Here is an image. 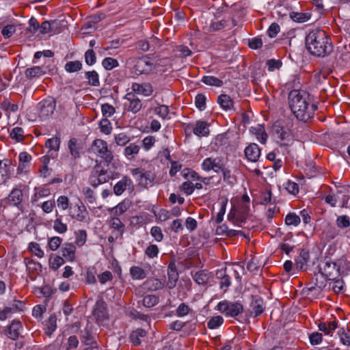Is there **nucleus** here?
<instances>
[{
    "instance_id": "nucleus-41",
    "label": "nucleus",
    "mask_w": 350,
    "mask_h": 350,
    "mask_svg": "<svg viewBox=\"0 0 350 350\" xmlns=\"http://www.w3.org/2000/svg\"><path fill=\"white\" fill-rule=\"evenodd\" d=\"M10 136L18 142H21L24 139V131L21 127H14L10 132Z\"/></svg>"
},
{
    "instance_id": "nucleus-55",
    "label": "nucleus",
    "mask_w": 350,
    "mask_h": 350,
    "mask_svg": "<svg viewBox=\"0 0 350 350\" xmlns=\"http://www.w3.org/2000/svg\"><path fill=\"white\" fill-rule=\"evenodd\" d=\"M85 63L92 66L96 63V54L93 49H88L85 53Z\"/></svg>"
},
{
    "instance_id": "nucleus-61",
    "label": "nucleus",
    "mask_w": 350,
    "mask_h": 350,
    "mask_svg": "<svg viewBox=\"0 0 350 350\" xmlns=\"http://www.w3.org/2000/svg\"><path fill=\"white\" fill-rule=\"evenodd\" d=\"M100 131L106 135H109L112 129L110 122L107 119H103L100 122Z\"/></svg>"
},
{
    "instance_id": "nucleus-40",
    "label": "nucleus",
    "mask_w": 350,
    "mask_h": 350,
    "mask_svg": "<svg viewBox=\"0 0 350 350\" xmlns=\"http://www.w3.org/2000/svg\"><path fill=\"white\" fill-rule=\"evenodd\" d=\"M64 68L68 72H75L82 69V63L80 61H70L66 64Z\"/></svg>"
},
{
    "instance_id": "nucleus-31",
    "label": "nucleus",
    "mask_w": 350,
    "mask_h": 350,
    "mask_svg": "<svg viewBox=\"0 0 350 350\" xmlns=\"http://www.w3.org/2000/svg\"><path fill=\"white\" fill-rule=\"evenodd\" d=\"M88 215V212L85 206H79L75 210L74 213L72 215V218H75L79 221H85Z\"/></svg>"
},
{
    "instance_id": "nucleus-30",
    "label": "nucleus",
    "mask_w": 350,
    "mask_h": 350,
    "mask_svg": "<svg viewBox=\"0 0 350 350\" xmlns=\"http://www.w3.org/2000/svg\"><path fill=\"white\" fill-rule=\"evenodd\" d=\"M311 17V14L308 12H295L290 13V18L296 23H302L308 21Z\"/></svg>"
},
{
    "instance_id": "nucleus-8",
    "label": "nucleus",
    "mask_w": 350,
    "mask_h": 350,
    "mask_svg": "<svg viewBox=\"0 0 350 350\" xmlns=\"http://www.w3.org/2000/svg\"><path fill=\"white\" fill-rule=\"evenodd\" d=\"M319 273L325 280H328L329 278H333L334 276L339 275L340 267L336 262L327 260L324 262L323 267H319Z\"/></svg>"
},
{
    "instance_id": "nucleus-34",
    "label": "nucleus",
    "mask_w": 350,
    "mask_h": 350,
    "mask_svg": "<svg viewBox=\"0 0 350 350\" xmlns=\"http://www.w3.org/2000/svg\"><path fill=\"white\" fill-rule=\"evenodd\" d=\"M193 279L198 284H205L208 282L209 280V276L208 273L205 272V271L201 270L197 271L193 275Z\"/></svg>"
},
{
    "instance_id": "nucleus-1",
    "label": "nucleus",
    "mask_w": 350,
    "mask_h": 350,
    "mask_svg": "<svg viewBox=\"0 0 350 350\" xmlns=\"http://www.w3.org/2000/svg\"><path fill=\"white\" fill-rule=\"evenodd\" d=\"M288 100L293 114L298 120L304 122L312 118L317 109L316 105L310 103L307 94L297 90H293L289 92Z\"/></svg>"
},
{
    "instance_id": "nucleus-14",
    "label": "nucleus",
    "mask_w": 350,
    "mask_h": 350,
    "mask_svg": "<svg viewBox=\"0 0 350 350\" xmlns=\"http://www.w3.org/2000/svg\"><path fill=\"white\" fill-rule=\"evenodd\" d=\"M179 275L174 262H170L167 267V286L169 289H173L178 280Z\"/></svg>"
},
{
    "instance_id": "nucleus-4",
    "label": "nucleus",
    "mask_w": 350,
    "mask_h": 350,
    "mask_svg": "<svg viewBox=\"0 0 350 350\" xmlns=\"http://www.w3.org/2000/svg\"><path fill=\"white\" fill-rule=\"evenodd\" d=\"M217 309L227 317H234L241 314L243 311V305L239 302L221 301L218 303Z\"/></svg>"
},
{
    "instance_id": "nucleus-44",
    "label": "nucleus",
    "mask_w": 350,
    "mask_h": 350,
    "mask_svg": "<svg viewBox=\"0 0 350 350\" xmlns=\"http://www.w3.org/2000/svg\"><path fill=\"white\" fill-rule=\"evenodd\" d=\"M300 217L295 213H288L285 217V223L288 226H297L300 224Z\"/></svg>"
},
{
    "instance_id": "nucleus-9",
    "label": "nucleus",
    "mask_w": 350,
    "mask_h": 350,
    "mask_svg": "<svg viewBox=\"0 0 350 350\" xmlns=\"http://www.w3.org/2000/svg\"><path fill=\"white\" fill-rule=\"evenodd\" d=\"M124 98L127 101V103H124V106L127 108L129 111L137 113L141 110L142 103L134 93H127Z\"/></svg>"
},
{
    "instance_id": "nucleus-28",
    "label": "nucleus",
    "mask_w": 350,
    "mask_h": 350,
    "mask_svg": "<svg viewBox=\"0 0 350 350\" xmlns=\"http://www.w3.org/2000/svg\"><path fill=\"white\" fill-rule=\"evenodd\" d=\"M252 313L257 317L261 314L264 311V301L260 297H256L251 303Z\"/></svg>"
},
{
    "instance_id": "nucleus-37",
    "label": "nucleus",
    "mask_w": 350,
    "mask_h": 350,
    "mask_svg": "<svg viewBox=\"0 0 350 350\" xmlns=\"http://www.w3.org/2000/svg\"><path fill=\"white\" fill-rule=\"evenodd\" d=\"M202 81L207 85L215 87H221L223 85V81L213 76H204L202 77Z\"/></svg>"
},
{
    "instance_id": "nucleus-11",
    "label": "nucleus",
    "mask_w": 350,
    "mask_h": 350,
    "mask_svg": "<svg viewBox=\"0 0 350 350\" xmlns=\"http://www.w3.org/2000/svg\"><path fill=\"white\" fill-rule=\"evenodd\" d=\"M105 171L103 167L99 165H96L92 174L89 178V183L93 187H96L99 185L103 184L107 181L105 177Z\"/></svg>"
},
{
    "instance_id": "nucleus-20",
    "label": "nucleus",
    "mask_w": 350,
    "mask_h": 350,
    "mask_svg": "<svg viewBox=\"0 0 350 350\" xmlns=\"http://www.w3.org/2000/svg\"><path fill=\"white\" fill-rule=\"evenodd\" d=\"M45 74V68L42 66H33L27 68L25 71V77L29 80L39 78Z\"/></svg>"
},
{
    "instance_id": "nucleus-36",
    "label": "nucleus",
    "mask_w": 350,
    "mask_h": 350,
    "mask_svg": "<svg viewBox=\"0 0 350 350\" xmlns=\"http://www.w3.org/2000/svg\"><path fill=\"white\" fill-rule=\"evenodd\" d=\"M221 172L222 173L224 181L229 185H233L236 183V177L232 174L231 171L226 168L224 165L221 168Z\"/></svg>"
},
{
    "instance_id": "nucleus-39",
    "label": "nucleus",
    "mask_w": 350,
    "mask_h": 350,
    "mask_svg": "<svg viewBox=\"0 0 350 350\" xmlns=\"http://www.w3.org/2000/svg\"><path fill=\"white\" fill-rule=\"evenodd\" d=\"M86 79L88 80L90 85L92 86H98L100 85L98 75L94 71H88L85 72Z\"/></svg>"
},
{
    "instance_id": "nucleus-62",
    "label": "nucleus",
    "mask_w": 350,
    "mask_h": 350,
    "mask_svg": "<svg viewBox=\"0 0 350 350\" xmlns=\"http://www.w3.org/2000/svg\"><path fill=\"white\" fill-rule=\"evenodd\" d=\"M101 111H102L103 115L107 118L111 117L112 115L114 114V113L116 111L115 108L112 105H111L108 103L102 105Z\"/></svg>"
},
{
    "instance_id": "nucleus-45",
    "label": "nucleus",
    "mask_w": 350,
    "mask_h": 350,
    "mask_svg": "<svg viewBox=\"0 0 350 350\" xmlns=\"http://www.w3.org/2000/svg\"><path fill=\"white\" fill-rule=\"evenodd\" d=\"M226 26V21L225 20H221L220 21L212 22L209 27L207 28L208 33L214 32L220 29H222Z\"/></svg>"
},
{
    "instance_id": "nucleus-22",
    "label": "nucleus",
    "mask_w": 350,
    "mask_h": 350,
    "mask_svg": "<svg viewBox=\"0 0 350 350\" xmlns=\"http://www.w3.org/2000/svg\"><path fill=\"white\" fill-rule=\"evenodd\" d=\"M76 247L72 243H64L61 248V253L63 257L68 260H73L75 259Z\"/></svg>"
},
{
    "instance_id": "nucleus-24",
    "label": "nucleus",
    "mask_w": 350,
    "mask_h": 350,
    "mask_svg": "<svg viewBox=\"0 0 350 350\" xmlns=\"http://www.w3.org/2000/svg\"><path fill=\"white\" fill-rule=\"evenodd\" d=\"M19 164L18 167V173H22L28 166L31 160V155L27 152H22L18 156Z\"/></svg>"
},
{
    "instance_id": "nucleus-42",
    "label": "nucleus",
    "mask_w": 350,
    "mask_h": 350,
    "mask_svg": "<svg viewBox=\"0 0 350 350\" xmlns=\"http://www.w3.org/2000/svg\"><path fill=\"white\" fill-rule=\"evenodd\" d=\"M336 224L338 228H347L350 226V218L347 215H341L337 217Z\"/></svg>"
},
{
    "instance_id": "nucleus-59",
    "label": "nucleus",
    "mask_w": 350,
    "mask_h": 350,
    "mask_svg": "<svg viewBox=\"0 0 350 350\" xmlns=\"http://www.w3.org/2000/svg\"><path fill=\"white\" fill-rule=\"evenodd\" d=\"M154 112L163 119H165L169 113L167 106L161 105L154 109Z\"/></svg>"
},
{
    "instance_id": "nucleus-53",
    "label": "nucleus",
    "mask_w": 350,
    "mask_h": 350,
    "mask_svg": "<svg viewBox=\"0 0 350 350\" xmlns=\"http://www.w3.org/2000/svg\"><path fill=\"white\" fill-rule=\"evenodd\" d=\"M102 64L106 70H111L118 66V62L113 58L106 57L103 60Z\"/></svg>"
},
{
    "instance_id": "nucleus-49",
    "label": "nucleus",
    "mask_w": 350,
    "mask_h": 350,
    "mask_svg": "<svg viewBox=\"0 0 350 350\" xmlns=\"http://www.w3.org/2000/svg\"><path fill=\"white\" fill-rule=\"evenodd\" d=\"M115 142L118 146H123L130 141V137L125 133H121L114 137Z\"/></svg>"
},
{
    "instance_id": "nucleus-32",
    "label": "nucleus",
    "mask_w": 350,
    "mask_h": 350,
    "mask_svg": "<svg viewBox=\"0 0 350 350\" xmlns=\"http://www.w3.org/2000/svg\"><path fill=\"white\" fill-rule=\"evenodd\" d=\"M68 148L70 153L74 159H79L80 157V146L76 138H71L68 142Z\"/></svg>"
},
{
    "instance_id": "nucleus-46",
    "label": "nucleus",
    "mask_w": 350,
    "mask_h": 350,
    "mask_svg": "<svg viewBox=\"0 0 350 350\" xmlns=\"http://www.w3.org/2000/svg\"><path fill=\"white\" fill-rule=\"evenodd\" d=\"M224 322V319L221 316L212 317L207 323L209 329H213L219 327Z\"/></svg>"
},
{
    "instance_id": "nucleus-7",
    "label": "nucleus",
    "mask_w": 350,
    "mask_h": 350,
    "mask_svg": "<svg viewBox=\"0 0 350 350\" xmlns=\"http://www.w3.org/2000/svg\"><path fill=\"white\" fill-rule=\"evenodd\" d=\"M23 194L20 189L14 188L9 193L8 196L3 199L1 203H5L8 206H14L20 210H23Z\"/></svg>"
},
{
    "instance_id": "nucleus-63",
    "label": "nucleus",
    "mask_w": 350,
    "mask_h": 350,
    "mask_svg": "<svg viewBox=\"0 0 350 350\" xmlns=\"http://www.w3.org/2000/svg\"><path fill=\"white\" fill-rule=\"evenodd\" d=\"M310 342L312 345H317L320 344L323 340V336L321 333L315 332H312L309 336Z\"/></svg>"
},
{
    "instance_id": "nucleus-48",
    "label": "nucleus",
    "mask_w": 350,
    "mask_h": 350,
    "mask_svg": "<svg viewBox=\"0 0 350 350\" xmlns=\"http://www.w3.org/2000/svg\"><path fill=\"white\" fill-rule=\"evenodd\" d=\"M158 297L153 295H149L143 299V305L146 308H151L158 303Z\"/></svg>"
},
{
    "instance_id": "nucleus-3",
    "label": "nucleus",
    "mask_w": 350,
    "mask_h": 350,
    "mask_svg": "<svg viewBox=\"0 0 350 350\" xmlns=\"http://www.w3.org/2000/svg\"><path fill=\"white\" fill-rule=\"evenodd\" d=\"M89 152L100 158L108 165L113 160V152L109 147L108 144L103 139H94L89 149Z\"/></svg>"
},
{
    "instance_id": "nucleus-26",
    "label": "nucleus",
    "mask_w": 350,
    "mask_h": 350,
    "mask_svg": "<svg viewBox=\"0 0 350 350\" xmlns=\"http://www.w3.org/2000/svg\"><path fill=\"white\" fill-rule=\"evenodd\" d=\"M109 226L117 231V236H122L124 232L125 226L118 217H111Z\"/></svg>"
},
{
    "instance_id": "nucleus-38",
    "label": "nucleus",
    "mask_w": 350,
    "mask_h": 350,
    "mask_svg": "<svg viewBox=\"0 0 350 350\" xmlns=\"http://www.w3.org/2000/svg\"><path fill=\"white\" fill-rule=\"evenodd\" d=\"M139 146L135 144H130L124 148V154L128 158H133L139 151Z\"/></svg>"
},
{
    "instance_id": "nucleus-25",
    "label": "nucleus",
    "mask_w": 350,
    "mask_h": 350,
    "mask_svg": "<svg viewBox=\"0 0 350 350\" xmlns=\"http://www.w3.org/2000/svg\"><path fill=\"white\" fill-rule=\"evenodd\" d=\"M60 139L58 137H54L51 139H48L45 142V146L49 148L48 154L53 152L54 154H57V152L59 149Z\"/></svg>"
},
{
    "instance_id": "nucleus-27",
    "label": "nucleus",
    "mask_w": 350,
    "mask_h": 350,
    "mask_svg": "<svg viewBox=\"0 0 350 350\" xmlns=\"http://www.w3.org/2000/svg\"><path fill=\"white\" fill-rule=\"evenodd\" d=\"M57 328V317L51 314L45 323V334L50 336Z\"/></svg>"
},
{
    "instance_id": "nucleus-5",
    "label": "nucleus",
    "mask_w": 350,
    "mask_h": 350,
    "mask_svg": "<svg viewBox=\"0 0 350 350\" xmlns=\"http://www.w3.org/2000/svg\"><path fill=\"white\" fill-rule=\"evenodd\" d=\"M131 174L136 177V181L139 186L147 188L152 185L155 179V174L151 171H146L143 168L137 167L131 170Z\"/></svg>"
},
{
    "instance_id": "nucleus-2",
    "label": "nucleus",
    "mask_w": 350,
    "mask_h": 350,
    "mask_svg": "<svg viewBox=\"0 0 350 350\" xmlns=\"http://www.w3.org/2000/svg\"><path fill=\"white\" fill-rule=\"evenodd\" d=\"M305 41L307 50L317 57H325L333 51L331 39L322 29H316L310 31Z\"/></svg>"
},
{
    "instance_id": "nucleus-6",
    "label": "nucleus",
    "mask_w": 350,
    "mask_h": 350,
    "mask_svg": "<svg viewBox=\"0 0 350 350\" xmlns=\"http://www.w3.org/2000/svg\"><path fill=\"white\" fill-rule=\"evenodd\" d=\"M56 107V102L53 97H48L42 100L38 105L39 116L42 119H48L54 113Z\"/></svg>"
},
{
    "instance_id": "nucleus-43",
    "label": "nucleus",
    "mask_w": 350,
    "mask_h": 350,
    "mask_svg": "<svg viewBox=\"0 0 350 350\" xmlns=\"http://www.w3.org/2000/svg\"><path fill=\"white\" fill-rule=\"evenodd\" d=\"M87 239V233L84 230H79L75 232V243L78 246H82L85 244Z\"/></svg>"
},
{
    "instance_id": "nucleus-60",
    "label": "nucleus",
    "mask_w": 350,
    "mask_h": 350,
    "mask_svg": "<svg viewBox=\"0 0 350 350\" xmlns=\"http://www.w3.org/2000/svg\"><path fill=\"white\" fill-rule=\"evenodd\" d=\"M39 29L40 24L37 19L34 17H31L29 21V27L27 29V31L31 34H34Z\"/></svg>"
},
{
    "instance_id": "nucleus-13",
    "label": "nucleus",
    "mask_w": 350,
    "mask_h": 350,
    "mask_svg": "<svg viewBox=\"0 0 350 350\" xmlns=\"http://www.w3.org/2000/svg\"><path fill=\"white\" fill-rule=\"evenodd\" d=\"M152 64L148 62L146 57L138 58L134 65V70L137 75H142L150 72L152 70Z\"/></svg>"
},
{
    "instance_id": "nucleus-57",
    "label": "nucleus",
    "mask_w": 350,
    "mask_h": 350,
    "mask_svg": "<svg viewBox=\"0 0 350 350\" xmlns=\"http://www.w3.org/2000/svg\"><path fill=\"white\" fill-rule=\"evenodd\" d=\"M29 249L38 258H42L44 256V252L41 250L38 243L31 242L29 245Z\"/></svg>"
},
{
    "instance_id": "nucleus-54",
    "label": "nucleus",
    "mask_w": 350,
    "mask_h": 350,
    "mask_svg": "<svg viewBox=\"0 0 350 350\" xmlns=\"http://www.w3.org/2000/svg\"><path fill=\"white\" fill-rule=\"evenodd\" d=\"M53 228L60 234L65 233L67 231L66 224H64L60 218H57L54 221Z\"/></svg>"
},
{
    "instance_id": "nucleus-19",
    "label": "nucleus",
    "mask_w": 350,
    "mask_h": 350,
    "mask_svg": "<svg viewBox=\"0 0 350 350\" xmlns=\"http://www.w3.org/2000/svg\"><path fill=\"white\" fill-rule=\"evenodd\" d=\"M131 88L134 92L142 94L145 96H149L153 92V88L150 83L139 84L137 83H133Z\"/></svg>"
},
{
    "instance_id": "nucleus-50",
    "label": "nucleus",
    "mask_w": 350,
    "mask_h": 350,
    "mask_svg": "<svg viewBox=\"0 0 350 350\" xmlns=\"http://www.w3.org/2000/svg\"><path fill=\"white\" fill-rule=\"evenodd\" d=\"M206 96L203 94H198L196 95L195 98V104L196 107L200 110L203 111L206 108Z\"/></svg>"
},
{
    "instance_id": "nucleus-17",
    "label": "nucleus",
    "mask_w": 350,
    "mask_h": 350,
    "mask_svg": "<svg viewBox=\"0 0 350 350\" xmlns=\"http://www.w3.org/2000/svg\"><path fill=\"white\" fill-rule=\"evenodd\" d=\"M93 315L97 320L103 321L107 318V305L103 300H98L93 310Z\"/></svg>"
},
{
    "instance_id": "nucleus-58",
    "label": "nucleus",
    "mask_w": 350,
    "mask_h": 350,
    "mask_svg": "<svg viewBox=\"0 0 350 350\" xmlns=\"http://www.w3.org/2000/svg\"><path fill=\"white\" fill-rule=\"evenodd\" d=\"M62 239L59 237H53L49 239L48 245L51 250L55 251L61 245Z\"/></svg>"
},
{
    "instance_id": "nucleus-56",
    "label": "nucleus",
    "mask_w": 350,
    "mask_h": 350,
    "mask_svg": "<svg viewBox=\"0 0 350 350\" xmlns=\"http://www.w3.org/2000/svg\"><path fill=\"white\" fill-rule=\"evenodd\" d=\"M255 134L260 142L262 144H265L266 142L267 135L262 126L258 125V126L256 129Z\"/></svg>"
},
{
    "instance_id": "nucleus-21",
    "label": "nucleus",
    "mask_w": 350,
    "mask_h": 350,
    "mask_svg": "<svg viewBox=\"0 0 350 350\" xmlns=\"http://www.w3.org/2000/svg\"><path fill=\"white\" fill-rule=\"evenodd\" d=\"M165 281L154 278L148 279L144 284L146 288L151 291H156L161 290L164 287Z\"/></svg>"
},
{
    "instance_id": "nucleus-23",
    "label": "nucleus",
    "mask_w": 350,
    "mask_h": 350,
    "mask_svg": "<svg viewBox=\"0 0 350 350\" xmlns=\"http://www.w3.org/2000/svg\"><path fill=\"white\" fill-rule=\"evenodd\" d=\"M193 132L198 136H207L209 134L208 124L204 121H198Z\"/></svg>"
},
{
    "instance_id": "nucleus-12",
    "label": "nucleus",
    "mask_w": 350,
    "mask_h": 350,
    "mask_svg": "<svg viewBox=\"0 0 350 350\" xmlns=\"http://www.w3.org/2000/svg\"><path fill=\"white\" fill-rule=\"evenodd\" d=\"M224 165L222 160L220 158L217 157L213 159L211 157H208L203 161L202 163V168L205 171H210L213 170L215 172L218 173L221 171Z\"/></svg>"
},
{
    "instance_id": "nucleus-33",
    "label": "nucleus",
    "mask_w": 350,
    "mask_h": 350,
    "mask_svg": "<svg viewBox=\"0 0 350 350\" xmlns=\"http://www.w3.org/2000/svg\"><path fill=\"white\" fill-rule=\"evenodd\" d=\"M217 103L224 109H230L233 106V101L227 94H221L217 98Z\"/></svg>"
},
{
    "instance_id": "nucleus-10",
    "label": "nucleus",
    "mask_w": 350,
    "mask_h": 350,
    "mask_svg": "<svg viewBox=\"0 0 350 350\" xmlns=\"http://www.w3.org/2000/svg\"><path fill=\"white\" fill-rule=\"evenodd\" d=\"M250 211L248 204H241L237 208H232L228 215L229 220L233 217L236 223L245 222Z\"/></svg>"
},
{
    "instance_id": "nucleus-47",
    "label": "nucleus",
    "mask_w": 350,
    "mask_h": 350,
    "mask_svg": "<svg viewBox=\"0 0 350 350\" xmlns=\"http://www.w3.org/2000/svg\"><path fill=\"white\" fill-rule=\"evenodd\" d=\"M329 280H332L334 282L332 289L336 293H343L344 289V282L342 279L339 278H329Z\"/></svg>"
},
{
    "instance_id": "nucleus-29",
    "label": "nucleus",
    "mask_w": 350,
    "mask_h": 350,
    "mask_svg": "<svg viewBox=\"0 0 350 350\" xmlns=\"http://www.w3.org/2000/svg\"><path fill=\"white\" fill-rule=\"evenodd\" d=\"M146 336V332L142 329H138L133 332L130 335V340L134 345H139L141 343V339L144 338Z\"/></svg>"
},
{
    "instance_id": "nucleus-16",
    "label": "nucleus",
    "mask_w": 350,
    "mask_h": 350,
    "mask_svg": "<svg viewBox=\"0 0 350 350\" xmlns=\"http://www.w3.org/2000/svg\"><path fill=\"white\" fill-rule=\"evenodd\" d=\"M245 157L252 162H256L260 156V149L256 144L252 143L244 150Z\"/></svg>"
},
{
    "instance_id": "nucleus-52",
    "label": "nucleus",
    "mask_w": 350,
    "mask_h": 350,
    "mask_svg": "<svg viewBox=\"0 0 350 350\" xmlns=\"http://www.w3.org/2000/svg\"><path fill=\"white\" fill-rule=\"evenodd\" d=\"M81 338L83 339V342L85 345H89L91 342H95L92 334L88 329H84L81 331Z\"/></svg>"
},
{
    "instance_id": "nucleus-64",
    "label": "nucleus",
    "mask_w": 350,
    "mask_h": 350,
    "mask_svg": "<svg viewBox=\"0 0 350 350\" xmlns=\"http://www.w3.org/2000/svg\"><path fill=\"white\" fill-rule=\"evenodd\" d=\"M159 253V248L157 245L152 244L150 245L146 250L145 254L150 258H153L157 256Z\"/></svg>"
},
{
    "instance_id": "nucleus-35",
    "label": "nucleus",
    "mask_w": 350,
    "mask_h": 350,
    "mask_svg": "<svg viewBox=\"0 0 350 350\" xmlns=\"http://www.w3.org/2000/svg\"><path fill=\"white\" fill-rule=\"evenodd\" d=\"M130 274L133 280H142L146 277L145 271L137 266H133L131 268Z\"/></svg>"
},
{
    "instance_id": "nucleus-18",
    "label": "nucleus",
    "mask_w": 350,
    "mask_h": 350,
    "mask_svg": "<svg viewBox=\"0 0 350 350\" xmlns=\"http://www.w3.org/2000/svg\"><path fill=\"white\" fill-rule=\"evenodd\" d=\"M133 188V182L130 178L125 176L113 187V192L116 196H120L126 188Z\"/></svg>"
},
{
    "instance_id": "nucleus-51",
    "label": "nucleus",
    "mask_w": 350,
    "mask_h": 350,
    "mask_svg": "<svg viewBox=\"0 0 350 350\" xmlns=\"http://www.w3.org/2000/svg\"><path fill=\"white\" fill-rule=\"evenodd\" d=\"M191 310L187 304L181 303L176 310V314L179 317H183L187 315Z\"/></svg>"
},
{
    "instance_id": "nucleus-15",
    "label": "nucleus",
    "mask_w": 350,
    "mask_h": 350,
    "mask_svg": "<svg viewBox=\"0 0 350 350\" xmlns=\"http://www.w3.org/2000/svg\"><path fill=\"white\" fill-rule=\"evenodd\" d=\"M22 327V324L20 321L14 320L5 329V334L10 339L15 340L18 339L21 335Z\"/></svg>"
}]
</instances>
